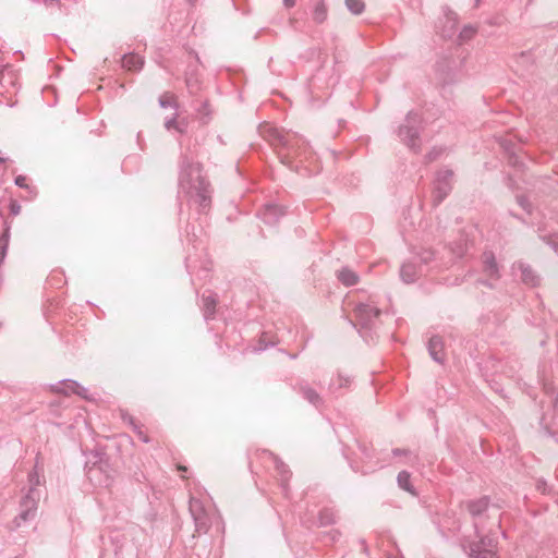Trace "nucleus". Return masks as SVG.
<instances>
[{"instance_id":"1","label":"nucleus","mask_w":558,"mask_h":558,"mask_svg":"<svg viewBox=\"0 0 558 558\" xmlns=\"http://www.w3.org/2000/svg\"><path fill=\"white\" fill-rule=\"evenodd\" d=\"M179 184L190 201L197 205L198 210L206 213L211 204V189L209 182L202 174L203 166L192 162L186 156L182 157L180 165Z\"/></svg>"},{"instance_id":"2","label":"nucleus","mask_w":558,"mask_h":558,"mask_svg":"<svg viewBox=\"0 0 558 558\" xmlns=\"http://www.w3.org/2000/svg\"><path fill=\"white\" fill-rule=\"evenodd\" d=\"M264 138L274 147H281L300 156L305 153V141L295 134L282 133L279 130L267 126L263 131Z\"/></svg>"},{"instance_id":"3","label":"nucleus","mask_w":558,"mask_h":558,"mask_svg":"<svg viewBox=\"0 0 558 558\" xmlns=\"http://www.w3.org/2000/svg\"><path fill=\"white\" fill-rule=\"evenodd\" d=\"M31 487L28 493L22 498L20 502V513L15 518V523L20 526L21 521L26 522L34 519L37 511L40 494L36 486L39 484V478L36 473L29 475Z\"/></svg>"},{"instance_id":"4","label":"nucleus","mask_w":558,"mask_h":558,"mask_svg":"<svg viewBox=\"0 0 558 558\" xmlns=\"http://www.w3.org/2000/svg\"><path fill=\"white\" fill-rule=\"evenodd\" d=\"M454 172L451 169H440L433 182V206L437 207L452 191Z\"/></svg>"},{"instance_id":"5","label":"nucleus","mask_w":558,"mask_h":558,"mask_svg":"<svg viewBox=\"0 0 558 558\" xmlns=\"http://www.w3.org/2000/svg\"><path fill=\"white\" fill-rule=\"evenodd\" d=\"M379 315L380 310L376 306L368 303H359L354 307L355 322L350 320V324L354 328L360 326V329L372 330L376 327Z\"/></svg>"},{"instance_id":"6","label":"nucleus","mask_w":558,"mask_h":558,"mask_svg":"<svg viewBox=\"0 0 558 558\" xmlns=\"http://www.w3.org/2000/svg\"><path fill=\"white\" fill-rule=\"evenodd\" d=\"M420 117L417 113L409 112L405 124L399 129V137L412 150L420 151L421 143L418 137Z\"/></svg>"},{"instance_id":"7","label":"nucleus","mask_w":558,"mask_h":558,"mask_svg":"<svg viewBox=\"0 0 558 558\" xmlns=\"http://www.w3.org/2000/svg\"><path fill=\"white\" fill-rule=\"evenodd\" d=\"M189 510L194 520L196 532L206 533L210 527V517L203 502L199 499L192 497L190 499Z\"/></svg>"},{"instance_id":"8","label":"nucleus","mask_w":558,"mask_h":558,"mask_svg":"<svg viewBox=\"0 0 558 558\" xmlns=\"http://www.w3.org/2000/svg\"><path fill=\"white\" fill-rule=\"evenodd\" d=\"M483 272L487 277L486 280H481L480 283L494 288V284L489 280L497 281L500 278V270L496 260L495 254L492 251H486L482 255Z\"/></svg>"},{"instance_id":"9","label":"nucleus","mask_w":558,"mask_h":558,"mask_svg":"<svg viewBox=\"0 0 558 558\" xmlns=\"http://www.w3.org/2000/svg\"><path fill=\"white\" fill-rule=\"evenodd\" d=\"M108 463L100 461L89 466L86 475L92 483L97 486H109L112 482L111 476L106 472Z\"/></svg>"},{"instance_id":"10","label":"nucleus","mask_w":558,"mask_h":558,"mask_svg":"<svg viewBox=\"0 0 558 558\" xmlns=\"http://www.w3.org/2000/svg\"><path fill=\"white\" fill-rule=\"evenodd\" d=\"M494 546L490 537H481L478 542L470 545V558H496V553L492 549Z\"/></svg>"},{"instance_id":"11","label":"nucleus","mask_w":558,"mask_h":558,"mask_svg":"<svg viewBox=\"0 0 558 558\" xmlns=\"http://www.w3.org/2000/svg\"><path fill=\"white\" fill-rule=\"evenodd\" d=\"M518 268L521 271V280L523 283L536 287L539 283L538 275L532 269V267L523 262H518L513 265V269Z\"/></svg>"},{"instance_id":"12","label":"nucleus","mask_w":558,"mask_h":558,"mask_svg":"<svg viewBox=\"0 0 558 558\" xmlns=\"http://www.w3.org/2000/svg\"><path fill=\"white\" fill-rule=\"evenodd\" d=\"M430 357L437 362L442 364L445 362V351H444V341L439 336H433L427 345Z\"/></svg>"},{"instance_id":"13","label":"nucleus","mask_w":558,"mask_h":558,"mask_svg":"<svg viewBox=\"0 0 558 558\" xmlns=\"http://www.w3.org/2000/svg\"><path fill=\"white\" fill-rule=\"evenodd\" d=\"M283 215L284 210L281 206L268 204L262 211V219L266 225H275Z\"/></svg>"},{"instance_id":"14","label":"nucleus","mask_w":558,"mask_h":558,"mask_svg":"<svg viewBox=\"0 0 558 558\" xmlns=\"http://www.w3.org/2000/svg\"><path fill=\"white\" fill-rule=\"evenodd\" d=\"M296 389L303 396V398L314 407L319 408L323 405V398L315 389L310 387L307 384L301 383L298 385Z\"/></svg>"},{"instance_id":"15","label":"nucleus","mask_w":558,"mask_h":558,"mask_svg":"<svg viewBox=\"0 0 558 558\" xmlns=\"http://www.w3.org/2000/svg\"><path fill=\"white\" fill-rule=\"evenodd\" d=\"M203 303V312L205 319H213L216 314V307L218 304V298L214 293L206 294L204 293L202 296Z\"/></svg>"},{"instance_id":"16","label":"nucleus","mask_w":558,"mask_h":558,"mask_svg":"<svg viewBox=\"0 0 558 558\" xmlns=\"http://www.w3.org/2000/svg\"><path fill=\"white\" fill-rule=\"evenodd\" d=\"M337 278L345 287L355 286L360 280L359 275L349 267L339 269L337 271Z\"/></svg>"},{"instance_id":"17","label":"nucleus","mask_w":558,"mask_h":558,"mask_svg":"<svg viewBox=\"0 0 558 558\" xmlns=\"http://www.w3.org/2000/svg\"><path fill=\"white\" fill-rule=\"evenodd\" d=\"M143 65L144 60L138 54L128 53L122 58V66L129 71H140Z\"/></svg>"},{"instance_id":"18","label":"nucleus","mask_w":558,"mask_h":558,"mask_svg":"<svg viewBox=\"0 0 558 558\" xmlns=\"http://www.w3.org/2000/svg\"><path fill=\"white\" fill-rule=\"evenodd\" d=\"M400 277L405 283H413L417 277L418 271L413 263H404L400 268Z\"/></svg>"},{"instance_id":"19","label":"nucleus","mask_w":558,"mask_h":558,"mask_svg":"<svg viewBox=\"0 0 558 558\" xmlns=\"http://www.w3.org/2000/svg\"><path fill=\"white\" fill-rule=\"evenodd\" d=\"M488 505H489L488 497H482V498H480L477 500L469 501L466 507H468L469 512L473 517H477V515H481L484 511L487 510Z\"/></svg>"},{"instance_id":"20","label":"nucleus","mask_w":558,"mask_h":558,"mask_svg":"<svg viewBox=\"0 0 558 558\" xmlns=\"http://www.w3.org/2000/svg\"><path fill=\"white\" fill-rule=\"evenodd\" d=\"M410 473L407 471H401L397 476V482L400 488L411 493L412 495H416L413 486L410 483Z\"/></svg>"},{"instance_id":"21","label":"nucleus","mask_w":558,"mask_h":558,"mask_svg":"<svg viewBox=\"0 0 558 558\" xmlns=\"http://www.w3.org/2000/svg\"><path fill=\"white\" fill-rule=\"evenodd\" d=\"M26 181H27L26 177H24V175H17V177L15 178V181H14V182H15V184H16L19 187L26 190V191H27V193H28V198H29V199H33V198H35V197L37 196L38 191H37V189H36L35 186L27 184V182H26Z\"/></svg>"},{"instance_id":"22","label":"nucleus","mask_w":558,"mask_h":558,"mask_svg":"<svg viewBox=\"0 0 558 558\" xmlns=\"http://www.w3.org/2000/svg\"><path fill=\"white\" fill-rule=\"evenodd\" d=\"M276 470L280 476L281 485L286 487L288 481L291 477V471L289 470V466L284 462L277 460Z\"/></svg>"},{"instance_id":"23","label":"nucleus","mask_w":558,"mask_h":558,"mask_svg":"<svg viewBox=\"0 0 558 558\" xmlns=\"http://www.w3.org/2000/svg\"><path fill=\"white\" fill-rule=\"evenodd\" d=\"M327 19V7L325 5L324 1H319L313 12V20L317 24H322Z\"/></svg>"},{"instance_id":"24","label":"nucleus","mask_w":558,"mask_h":558,"mask_svg":"<svg viewBox=\"0 0 558 558\" xmlns=\"http://www.w3.org/2000/svg\"><path fill=\"white\" fill-rule=\"evenodd\" d=\"M345 7L354 15H360L365 10L363 0H345Z\"/></svg>"},{"instance_id":"25","label":"nucleus","mask_w":558,"mask_h":558,"mask_svg":"<svg viewBox=\"0 0 558 558\" xmlns=\"http://www.w3.org/2000/svg\"><path fill=\"white\" fill-rule=\"evenodd\" d=\"M159 106L161 108H168V107H173V108H178V102H177V98L173 94L169 93V92H166L163 93L159 99Z\"/></svg>"},{"instance_id":"26","label":"nucleus","mask_w":558,"mask_h":558,"mask_svg":"<svg viewBox=\"0 0 558 558\" xmlns=\"http://www.w3.org/2000/svg\"><path fill=\"white\" fill-rule=\"evenodd\" d=\"M197 118L203 124H207L210 121L211 110L207 101H204L197 109Z\"/></svg>"},{"instance_id":"27","label":"nucleus","mask_w":558,"mask_h":558,"mask_svg":"<svg viewBox=\"0 0 558 558\" xmlns=\"http://www.w3.org/2000/svg\"><path fill=\"white\" fill-rule=\"evenodd\" d=\"M318 520L320 525H330L336 522V514L330 509H324L319 512Z\"/></svg>"},{"instance_id":"28","label":"nucleus","mask_w":558,"mask_h":558,"mask_svg":"<svg viewBox=\"0 0 558 558\" xmlns=\"http://www.w3.org/2000/svg\"><path fill=\"white\" fill-rule=\"evenodd\" d=\"M416 255L424 265H428L435 258V252L432 248H421Z\"/></svg>"},{"instance_id":"29","label":"nucleus","mask_w":558,"mask_h":558,"mask_svg":"<svg viewBox=\"0 0 558 558\" xmlns=\"http://www.w3.org/2000/svg\"><path fill=\"white\" fill-rule=\"evenodd\" d=\"M63 388L58 389V391L63 392L64 395L75 393V390L78 387V383L71 379H64L61 381Z\"/></svg>"},{"instance_id":"30","label":"nucleus","mask_w":558,"mask_h":558,"mask_svg":"<svg viewBox=\"0 0 558 558\" xmlns=\"http://www.w3.org/2000/svg\"><path fill=\"white\" fill-rule=\"evenodd\" d=\"M476 34V28L473 27L472 25H466L462 28V31L460 32L459 34V38L464 41V40H470L471 38H473V36Z\"/></svg>"},{"instance_id":"31","label":"nucleus","mask_w":558,"mask_h":558,"mask_svg":"<svg viewBox=\"0 0 558 558\" xmlns=\"http://www.w3.org/2000/svg\"><path fill=\"white\" fill-rule=\"evenodd\" d=\"M8 245H9V235L7 233H3L0 236V265L4 260V257H5V254H7V250H8Z\"/></svg>"},{"instance_id":"32","label":"nucleus","mask_w":558,"mask_h":558,"mask_svg":"<svg viewBox=\"0 0 558 558\" xmlns=\"http://www.w3.org/2000/svg\"><path fill=\"white\" fill-rule=\"evenodd\" d=\"M451 251L456 257L461 258L466 252V244L460 241L454 246H451Z\"/></svg>"},{"instance_id":"33","label":"nucleus","mask_w":558,"mask_h":558,"mask_svg":"<svg viewBox=\"0 0 558 558\" xmlns=\"http://www.w3.org/2000/svg\"><path fill=\"white\" fill-rule=\"evenodd\" d=\"M444 153V149L442 148H437V147H434L433 149H430L427 155L425 156L427 162H433L435 161L436 159H438L441 154Z\"/></svg>"},{"instance_id":"34","label":"nucleus","mask_w":558,"mask_h":558,"mask_svg":"<svg viewBox=\"0 0 558 558\" xmlns=\"http://www.w3.org/2000/svg\"><path fill=\"white\" fill-rule=\"evenodd\" d=\"M178 124V113H174L173 117L166 119L165 128L167 131L175 130Z\"/></svg>"},{"instance_id":"35","label":"nucleus","mask_w":558,"mask_h":558,"mask_svg":"<svg viewBox=\"0 0 558 558\" xmlns=\"http://www.w3.org/2000/svg\"><path fill=\"white\" fill-rule=\"evenodd\" d=\"M189 121L186 118L178 120L175 131L180 134H185L187 132Z\"/></svg>"},{"instance_id":"36","label":"nucleus","mask_w":558,"mask_h":558,"mask_svg":"<svg viewBox=\"0 0 558 558\" xmlns=\"http://www.w3.org/2000/svg\"><path fill=\"white\" fill-rule=\"evenodd\" d=\"M509 163L514 168H522L523 163L519 160V157L515 155L509 156Z\"/></svg>"},{"instance_id":"37","label":"nucleus","mask_w":558,"mask_h":558,"mask_svg":"<svg viewBox=\"0 0 558 558\" xmlns=\"http://www.w3.org/2000/svg\"><path fill=\"white\" fill-rule=\"evenodd\" d=\"M547 244L558 254V236H550L547 239Z\"/></svg>"},{"instance_id":"38","label":"nucleus","mask_w":558,"mask_h":558,"mask_svg":"<svg viewBox=\"0 0 558 558\" xmlns=\"http://www.w3.org/2000/svg\"><path fill=\"white\" fill-rule=\"evenodd\" d=\"M21 211V205L16 201H12L10 203V213L14 216L19 215Z\"/></svg>"},{"instance_id":"39","label":"nucleus","mask_w":558,"mask_h":558,"mask_svg":"<svg viewBox=\"0 0 558 558\" xmlns=\"http://www.w3.org/2000/svg\"><path fill=\"white\" fill-rule=\"evenodd\" d=\"M121 418L130 425H134L135 423L134 417L126 413L125 411H121Z\"/></svg>"},{"instance_id":"40","label":"nucleus","mask_w":558,"mask_h":558,"mask_svg":"<svg viewBox=\"0 0 558 558\" xmlns=\"http://www.w3.org/2000/svg\"><path fill=\"white\" fill-rule=\"evenodd\" d=\"M75 393L85 399L87 398V389L85 387L81 386L80 384H78L77 389L75 390Z\"/></svg>"},{"instance_id":"41","label":"nucleus","mask_w":558,"mask_h":558,"mask_svg":"<svg viewBox=\"0 0 558 558\" xmlns=\"http://www.w3.org/2000/svg\"><path fill=\"white\" fill-rule=\"evenodd\" d=\"M137 436L145 444H148L150 441V438L144 432H138Z\"/></svg>"},{"instance_id":"42","label":"nucleus","mask_w":558,"mask_h":558,"mask_svg":"<svg viewBox=\"0 0 558 558\" xmlns=\"http://www.w3.org/2000/svg\"><path fill=\"white\" fill-rule=\"evenodd\" d=\"M44 3L47 5V7H52L54 4H59L60 3V0H44Z\"/></svg>"},{"instance_id":"43","label":"nucleus","mask_w":558,"mask_h":558,"mask_svg":"<svg viewBox=\"0 0 558 558\" xmlns=\"http://www.w3.org/2000/svg\"><path fill=\"white\" fill-rule=\"evenodd\" d=\"M283 4L287 8H292L295 5V0H283Z\"/></svg>"},{"instance_id":"44","label":"nucleus","mask_w":558,"mask_h":558,"mask_svg":"<svg viewBox=\"0 0 558 558\" xmlns=\"http://www.w3.org/2000/svg\"><path fill=\"white\" fill-rule=\"evenodd\" d=\"M392 453H393L395 456L405 454V453H407V450H403V449H393V450H392Z\"/></svg>"},{"instance_id":"45","label":"nucleus","mask_w":558,"mask_h":558,"mask_svg":"<svg viewBox=\"0 0 558 558\" xmlns=\"http://www.w3.org/2000/svg\"><path fill=\"white\" fill-rule=\"evenodd\" d=\"M131 426L133 430L136 433V435H138V432H143L142 428L136 423H134V425Z\"/></svg>"},{"instance_id":"46","label":"nucleus","mask_w":558,"mask_h":558,"mask_svg":"<svg viewBox=\"0 0 558 558\" xmlns=\"http://www.w3.org/2000/svg\"><path fill=\"white\" fill-rule=\"evenodd\" d=\"M339 380H340V381H339V387H342V386H344V385H347V384L349 383V380H348L347 378H345V379H342V377H341V376H339Z\"/></svg>"},{"instance_id":"47","label":"nucleus","mask_w":558,"mask_h":558,"mask_svg":"<svg viewBox=\"0 0 558 558\" xmlns=\"http://www.w3.org/2000/svg\"><path fill=\"white\" fill-rule=\"evenodd\" d=\"M554 408L558 410V396L554 400Z\"/></svg>"},{"instance_id":"48","label":"nucleus","mask_w":558,"mask_h":558,"mask_svg":"<svg viewBox=\"0 0 558 558\" xmlns=\"http://www.w3.org/2000/svg\"><path fill=\"white\" fill-rule=\"evenodd\" d=\"M267 347H268V344L260 345L257 350L262 351V350H265Z\"/></svg>"},{"instance_id":"49","label":"nucleus","mask_w":558,"mask_h":558,"mask_svg":"<svg viewBox=\"0 0 558 558\" xmlns=\"http://www.w3.org/2000/svg\"><path fill=\"white\" fill-rule=\"evenodd\" d=\"M178 469H179L180 471H183V472H185V471H186V468H185V466H182V465H180Z\"/></svg>"},{"instance_id":"50","label":"nucleus","mask_w":558,"mask_h":558,"mask_svg":"<svg viewBox=\"0 0 558 558\" xmlns=\"http://www.w3.org/2000/svg\"><path fill=\"white\" fill-rule=\"evenodd\" d=\"M5 161H7V158L0 157V163L5 162Z\"/></svg>"},{"instance_id":"51","label":"nucleus","mask_w":558,"mask_h":558,"mask_svg":"<svg viewBox=\"0 0 558 558\" xmlns=\"http://www.w3.org/2000/svg\"><path fill=\"white\" fill-rule=\"evenodd\" d=\"M520 204H521V206H522L523 208H526V207H525V204H524L522 201H520Z\"/></svg>"},{"instance_id":"52","label":"nucleus","mask_w":558,"mask_h":558,"mask_svg":"<svg viewBox=\"0 0 558 558\" xmlns=\"http://www.w3.org/2000/svg\"><path fill=\"white\" fill-rule=\"evenodd\" d=\"M475 2H476V3H475V5H478V3H480V0H475Z\"/></svg>"}]
</instances>
